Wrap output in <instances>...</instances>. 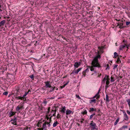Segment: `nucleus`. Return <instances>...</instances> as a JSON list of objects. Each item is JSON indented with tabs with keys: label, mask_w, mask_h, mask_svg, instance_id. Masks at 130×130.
<instances>
[{
	"label": "nucleus",
	"mask_w": 130,
	"mask_h": 130,
	"mask_svg": "<svg viewBox=\"0 0 130 130\" xmlns=\"http://www.w3.org/2000/svg\"><path fill=\"white\" fill-rule=\"evenodd\" d=\"M44 103L45 104H46V101H44Z\"/></svg>",
	"instance_id": "53"
},
{
	"label": "nucleus",
	"mask_w": 130,
	"mask_h": 130,
	"mask_svg": "<svg viewBox=\"0 0 130 130\" xmlns=\"http://www.w3.org/2000/svg\"><path fill=\"white\" fill-rule=\"evenodd\" d=\"M127 102L128 103V104L129 105V107H130V100L128 99L127 100Z\"/></svg>",
	"instance_id": "27"
},
{
	"label": "nucleus",
	"mask_w": 130,
	"mask_h": 130,
	"mask_svg": "<svg viewBox=\"0 0 130 130\" xmlns=\"http://www.w3.org/2000/svg\"><path fill=\"white\" fill-rule=\"evenodd\" d=\"M30 78L32 79L33 80L34 79V75H32L29 76Z\"/></svg>",
	"instance_id": "30"
},
{
	"label": "nucleus",
	"mask_w": 130,
	"mask_h": 130,
	"mask_svg": "<svg viewBox=\"0 0 130 130\" xmlns=\"http://www.w3.org/2000/svg\"><path fill=\"white\" fill-rule=\"evenodd\" d=\"M109 77L108 76H107L106 75H105L104 79L102 81V83H105V82L106 80H107L108 79Z\"/></svg>",
	"instance_id": "4"
},
{
	"label": "nucleus",
	"mask_w": 130,
	"mask_h": 130,
	"mask_svg": "<svg viewBox=\"0 0 130 130\" xmlns=\"http://www.w3.org/2000/svg\"><path fill=\"white\" fill-rule=\"evenodd\" d=\"M45 86L47 87L51 88L52 87V86L48 82H45Z\"/></svg>",
	"instance_id": "5"
},
{
	"label": "nucleus",
	"mask_w": 130,
	"mask_h": 130,
	"mask_svg": "<svg viewBox=\"0 0 130 130\" xmlns=\"http://www.w3.org/2000/svg\"><path fill=\"white\" fill-rule=\"evenodd\" d=\"M127 112L128 114L130 115V111H129L128 110H127Z\"/></svg>",
	"instance_id": "44"
},
{
	"label": "nucleus",
	"mask_w": 130,
	"mask_h": 130,
	"mask_svg": "<svg viewBox=\"0 0 130 130\" xmlns=\"http://www.w3.org/2000/svg\"><path fill=\"white\" fill-rule=\"evenodd\" d=\"M111 82H113L114 81V78L112 77H111Z\"/></svg>",
	"instance_id": "40"
},
{
	"label": "nucleus",
	"mask_w": 130,
	"mask_h": 130,
	"mask_svg": "<svg viewBox=\"0 0 130 130\" xmlns=\"http://www.w3.org/2000/svg\"><path fill=\"white\" fill-rule=\"evenodd\" d=\"M101 75V74H100V76Z\"/></svg>",
	"instance_id": "64"
},
{
	"label": "nucleus",
	"mask_w": 130,
	"mask_h": 130,
	"mask_svg": "<svg viewBox=\"0 0 130 130\" xmlns=\"http://www.w3.org/2000/svg\"><path fill=\"white\" fill-rule=\"evenodd\" d=\"M48 126H50V123H49V124H48Z\"/></svg>",
	"instance_id": "62"
},
{
	"label": "nucleus",
	"mask_w": 130,
	"mask_h": 130,
	"mask_svg": "<svg viewBox=\"0 0 130 130\" xmlns=\"http://www.w3.org/2000/svg\"><path fill=\"white\" fill-rule=\"evenodd\" d=\"M92 123V124H93V121H92L91 122V123Z\"/></svg>",
	"instance_id": "56"
},
{
	"label": "nucleus",
	"mask_w": 130,
	"mask_h": 130,
	"mask_svg": "<svg viewBox=\"0 0 130 130\" xmlns=\"http://www.w3.org/2000/svg\"><path fill=\"white\" fill-rule=\"evenodd\" d=\"M65 108L66 107L65 106L62 107V109L60 110V111L63 113H64L66 110Z\"/></svg>",
	"instance_id": "9"
},
{
	"label": "nucleus",
	"mask_w": 130,
	"mask_h": 130,
	"mask_svg": "<svg viewBox=\"0 0 130 130\" xmlns=\"http://www.w3.org/2000/svg\"><path fill=\"white\" fill-rule=\"evenodd\" d=\"M108 87H109V86H108V85H106L105 87H106V89H107V88Z\"/></svg>",
	"instance_id": "50"
},
{
	"label": "nucleus",
	"mask_w": 130,
	"mask_h": 130,
	"mask_svg": "<svg viewBox=\"0 0 130 130\" xmlns=\"http://www.w3.org/2000/svg\"><path fill=\"white\" fill-rule=\"evenodd\" d=\"M54 111H55V113H56V109L55 110H54Z\"/></svg>",
	"instance_id": "54"
},
{
	"label": "nucleus",
	"mask_w": 130,
	"mask_h": 130,
	"mask_svg": "<svg viewBox=\"0 0 130 130\" xmlns=\"http://www.w3.org/2000/svg\"><path fill=\"white\" fill-rule=\"evenodd\" d=\"M101 56L98 55L94 58L91 63V64L93 65L94 67H97L98 68L101 67V66L98 62V59L100 58Z\"/></svg>",
	"instance_id": "1"
},
{
	"label": "nucleus",
	"mask_w": 130,
	"mask_h": 130,
	"mask_svg": "<svg viewBox=\"0 0 130 130\" xmlns=\"http://www.w3.org/2000/svg\"><path fill=\"white\" fill-rule=\"evenodd\" d=\"M28 128V127H27V126H26L25 127V129H26V130H27Z\"/></svg>",
	"instance_id": "46"
},
{
	"label": "nucleus",
	"mask_w": 130,
	"mask_h": 130,
	"mask_svg": "<svg viewBox=\"0 0 130 130\" xmlns=\"http://www.w3.org/2000/svg\"><path fill=\"white\" fill-rule=\"evenodd\" d=\"M88 68H87L84 71L85 72H86L87 71H88Z\"/></svg>",
	"instance_id": "49"
},
{
	"label": "nucleus",
	"mask_w": 130,
	"mask_h": 130,
	"mask_svg": "<svg viewBox=\"0 0 130 130\" xmlns=\"http://www.w3.org/2000/svg\"><path fill=\"white\" fill-rule=\"evenodd\" d=\"M116 20L117 21H120V20H117V19H116Z\"/></svg>",
	"instance_id": "61"
},
{
	"label": "nucleus",
	"mask_w": 130,
	"mask_h": 130,
	"mask_svg": "<svg viewBox=\"0 0 130 130\" xmlns=\"http://www.w3.org/2000/svg\"><path fill=\"white\" fill-rule=\"evenodd\" d=\"M116 62L117 63H119L120 62H121V61H120V59L118 57Z\"/></svg>",
	"instance_id": "23"
},
{
	"label": "nucleus",
	"mask_w": 130,
	"mask_h": 130,
	"mask_svg": "<svg viewBox=\"0 0 130 130\" xmlns=\"http://www.w3.org/2000/svg\"><path fill=\"white\" fill-rule=\"evenodd\" d=\"M45 123H46V124H48L49 123H50L49 122H45Z\"/></svg>",
	"instance_id": "51"
},
{
	"label": "nucleus",
	"mask_w": 130,
	"mask_h": 130,
	"mask_svg": "<svg viewBox=\"0 0 130 130\" xmlns=\"http://www.w3.org/2000/svg\"><path fill=\"white\" fill-rule=\"evenodd\" d=\"M30 91V90H29L28 92H26L25 93V94L23 96V99H24L25 98V97L26 95L28 93V92Z\"/></svg>",
	"instance_id": "13"
},
{
	"label": "nucleus",
	"mask_w": 130,
	"mask_h": 130,
	"mask_svg": "<svg viewBox=\"0 0 130 130\" xmlns=\"http://www.w3.org/2000/svg\"><path fill=\"white\" fill-rule=\"evenodd\" d=\"M46 119L47 120H48L49 118L48 117L46 116Z\"/></svg>",
	"instance_id": "52"
},
{
	"label": "nucleus",
	"mask_w": 130,
	"mask_h": 130,
	"mask_svg": "<svg viewBox=\"0 0 130 130\" xmlns=\"http://www.w3.org/2000/svg\"><path fill=\"white\" fill-rule=\"evenodd\" d=\"M46 123H44L43 124V128H45L46 127Z\"/></svg>",
	"instance_id": "26"
},
{
	"label": "nucleus",
	"mask_w": 130,
	"mask_h": 130,
	"mask_svg": "<svg viewBox=\"0 0 130 130\" xmlns=\"http://www.w3.org/2000/svg\"><path fill=\"white\" fill-rule=\"evenodd\" d=\"M42 123L41 122H38V124H37V126L38 127H39V125Z\"/></svg>",
	"instance_id": "37"
},
{
	"label": "nucleus",
	"mask_w": 130,
	"mask_h": 130,
	"mask_svg": "<svg viewBox=\"0 0 130 130\" xmlns=\"http://www.w3.org/2000/svg\"><path fill=\"white\" fill-rule=\"evenodd\" d=\"M57 121H56L55 122H54L53 124V127H55L56 126L57 124H58Z\"/></svg>",
	"instance_id": "17"
},
{
	"label": "nucleus",
	"mask_w": 130,
	"mask_h": 130,
	"mask_svg": "<svg viewBox=\"0 0 130 130\" xmlns=\"http://www.w3.org/2000/svg\"><path fill=\"white\" fill-rule=\"evenodd\" d=\"M54 89V88H53V87L51 88V90H50L49 92H51L53 91Z\"/></svg>",
	"instance_id": "39"
},
{
	"label": "nucleus",
	"mask_w": 130,
	"mask_h": 130,
	"mask_svg": "<svg viewBox=\"0 0 130 130\" xmlns=\"http://www.w3.org/2000/svg\"><path fill=\"white\" fill-rule=\"evenodd\" d=\"M96 102V100L95 99H94L93 100H90V103H91L92 102H94L95 103Z\"/></svg>",
	"instance_id": "24"
},
{
	"label": "nucleus",
	"mask_w": 130,
	"mask_h": 130,
	"mask_svg": "<svg viewBox=\"0 0 130 130\" xmlns=\"http://www.w3.org/2000/svg\"><path fill=\"white\" fill-rule=\"evenodd\" d=\"M95 115L94 114H92L90 116V119H91V118H92L93 116Z\"/></svg>",
	"instance_id": "35"
},
{
	"label": "nucleus",
	"mask_w": 130,
	"mask_h": 130,
	"mask_svg": "<svg viewBox=\"0 0 130 130\" xmlns=\"http://www.w3.org/2000/svg\"><path fill=\"white\" fill-rule=\"evenodd\" d=\"M94 110V109L93 108H90V110H89L90 112Z\"/></svg>",
	"instance_id": "29"
},
{
	"label": "nucleus",
	"mask_w": 130,
	"mask_h": 130,
	"mask_svg": "<svg viewBox=\"0 0 130 130\" xmlns=\"http://www.w3.org/2000/svg\"><path fill=\"white\" fill-rule=\"evenodd\" d=\"M82 68H80L77 70H74L71 73V74H77L80 71V70L82 69Z\"/></svg>",
	"instance_id": "2"
},
{
	"label": "nucleus",
	"mask_w": 130,
	"mask_h": 130,
	"mask_svg": "<svg viewBox=\"0 0 130 130\" xmlns=\"http://www.w3.org/2000/svg\"><path fill=\"white\" fill-rule=\"evenodd\" d=\"M84 120V119H82V120L80 122L81 123H82L83 122V121Z\"/></svg>",
	"instance_id": "48"
},
{
	"label": "nucleus",
	"mask_w": 130,
	"mask_h": 130,
	"mask_svg": "<svg viewBox=\"0 0 130 130\" xmlns=\"http://www.w3.org/2000/svg\"><path fill=\"white\" fill-rule=\"evenodd\" d=\"M106 101L109 102V97L108 95L106 94Z\"/></svg>",
	"instance_id": "20"
},
{
	"label": "nucleus",
	"mask_w": 130,
	"mask_h": 130,
	"mask_svg": "<svg viewBox=\"0 0 130 130\" xmlns=\"http://www.w3.org/2000/svg\"><path fill=\"white\" fill-rule=\"evenodd\" d=\"M118 66V65H115V66H114V67L113 69H115L116 67H117Z\"/></svg>",
	"instance_id": "42"
},
{
	"label": "nucleus",
	"mask_w": 130,
	"mask_h": 130,
	"mask_svg": "<svg viewBox=\"0 0 130 130\" xmlns=\"http://www.w3.org/2000/svg\"><path fill=\"white\" fill-rule=\"evenodd\" d=\"M87 113V111L86 110H85L84 112L82 113L83 115L86 114Z\"/></svg>",
	"instance_id": "36"
},
{
	"label": "nucleus",
	"mask_w": 130,
	"mask_h": 130,
	"mask_svg": "<svg viewBox=\"0 0 130 130\" xmlns=\"http://www.w3.org/2000/svg\"><path fill=\"white\" fill-rule=\"evenodd\" d=\"M67 83L64 85L63 86H60V88L61 89H62L65 86L67 85Z\"/></svg>",
	"instance_id": "28"
},
{
	"label": "nucleus",
	"mask_w": 130,
	"mask_h": 130,
	"mask_svg": "<svg viewBox=\"0 0 130 130\" xmlns=\"http://www.w3.org/2000/svg\"><path fill=\"white\" fill-rule=\"evenodd\" d=\"M57 119H59L60 118V115L59 114H57Z\"/></svg>",
	"instance_id": "32"
},
{
	"label": "nucleus",
	"mask_w": 130,
	"mask_h": 130,
	"mask_svg": "<svg viewBox=\"0 0 130 130\" xmlns=\"http://www.w3.org/2000/svg\"><path fill=\"white\" fill-rule=\"evenodd\" d=\"M92 66L91 67H90L89 66V68H90V70L91 71H93L94 70V68L93 67H94L93 66V65H92Z\"/></svg>",
	"instance_id": "16"
},
{
	"label": "nucleus",
	"mask_w": 130,
	"mask_h": 130,
	"mask_svg": "<svg viewBox=\"0 0 130 130\" xmlns=\"http://www.w3.org/2000/svg\"><path fill=\"white\" fill-rule=\"evenodd\" d=\"M124 116L125 117V119L126 120H127L128 119V118L127 115L126 114V113H125L124 114Z\"/></svg>",
	"instance_id": "12"
},
{
	"label": "nucleus",
	"mask_w": 130,
	"mask_h": 130,
	"mask_svg": "<svg viewBox=\"0 0 130 130\" xmlns=\"http://www.w3.org/2000/svg\"><path fill=\"white\" fill-rule=\"evenodd\" d=\"M49 120H50L49 122L50 123L51 122V120L50 119Z\"/></svg>",
	"instance_id": "60"
},
{
	"label": "nucleus",
	"mask_w": 130,
	"mask_h": 130,
	"mask_svg": "<svg viewBox=\"0 0 130 130\" xmlns=\"http://www.w3.org/2000/svg\"><path fill=\"white\" fill-rule=\"evenodd\" d=\"M110 79L109 78H108V79L106 81V85H108L109 84V80Z\"/></svg>",
	"instance_id": "22"
},
{
	"label": "nucleus",
	"mask_w": 130,
	"mask_h": 130,
	"mask_svg": "<svg viewBox=\"0 0 130 130\" xmlns=\"http://www.w3.org/2000/svg\"><path fill=\"white\" fill-rule=\"evenodd\" d=\"M100 91V90H99L97 94L95 96H94V97H93V98H96V99H97L99 98L100 95L99 94V93Z\"/></svg>",
	"instance_id": "6"
},
{
	"label": "nucleus",
	"mask_w": 130,
	"mask_h": 130,
	"mask_svg": "<svg viewBox=\"0 0 130 130\" xmlns=\"http://www.w3.org/2000/svg\"><path fill=\"white\" fill-rule=\"evenodd\" d=\"M104 48V47H103V46H101V47H99V46L98 47V48L100 49V51H101V50L102 49H103V48Z\"/></svg>",
	"instance_id": "31"
},
{
	"label": "nucleus",
	"mask_w": 130,
	"mask_h": 130,
	"mask_svg": "<svg viewBox=\"0 0 130 130\" xmlns=\"http://www.w3.org/2000/svg\"><path fill=\"white\" fill-rule=\"evenodd\" d=\"M43 128H39L38 129L39 130H43Z\"/></svg>",
	"instance_id": "47"
},
{
	"label": "nucleus",
	"mask_w": 130,
	"mask_h": 130,
	"mask_svg": "<svg viewBox=\"0 0 130 130\" xmlns=\"http://www.w3.org/2000/svg\"><path fill=\"white\" fill-rule=\"evenodd\" d=\"M127 126H124L122 127V128H127Z\"/></svg>",
	"instance_id": "41"
},
{
	"label": "nucleus",
	"mask_w": 130,
	"mask_h": 130,
	"mask_svg": "<svg viewBox=\"0 0 130 130\" xmlns=\"http://www.w3.org/2000/svg\"><path fill=\"white\" fill-rule=\"evenodd\" d=\"M107 68L108 67H109V64H107Z\"/></svg>",
	"instance_id": "57"
},
{
	"label": "nucleus",
	"mask_w": 130,
	"mask_h": 130,
	"mask_svg": "<svg viewBox=\"0 0 130 130\" xmlns=\"http://www.w3.org/2000/svg\"><path fill=\"white\" fill-rule=\"evenodd\" d=\"M8 93L7 92H4L3 94L5 95H7L8 94Z\"/></svg>",
	"instance_id": "38"
},
{
	"label": "nucleus",
	"mask_w": 130,
	"mask_h": 130,
	"mask_svg": "<svg viewBox=\"0 0 130 130\" xmlns=\"http://www.w3.org/2000/svg\"><path fill=\"white\" fill-rule=\"evenodd\" d=\"M52 116L51 117H50V120H51V118H52Z\"/></svg>",
	"instance_id": "58"
},
{
	"label": "nucleus",
	"mask_w": 130,
	"mask_h": 130,
	"mask_svg": "<svg viewBox=\"0 0 130 130\" xmlns=\"http://www.w3.org/2000/svg\"><path fill=\"white\" fill-rule=\"evenodd\" d=\"M55 88V87H53V88H54V89Z\"/></svg>",
	"instance_id": "63"
},
{
	"label": "nucleus",
	"mask_w": 130,
	"mask_h": 130,
	"mask_svg": "<svg viewBox=\"0 0 130 130\" xmlns=\"http://www.w3.org/2000/svg\"><path fill=\"white\" fill-rule=\"evenodd\" d=\"M90 125L92 127V129H95L96 128L95 126H96V125L95 123H94L93 124L90 123Z\"/></svg>",
	"instance_id": "3"
},
{
	"label": "nucleus",
	"mask_w": 130,
	"mask_h": 130,
	"mask_svg": "<svg viewBox=\"0 0 130 130\" xmlns=\"http://www.w3.org/2000/svg\"><path fill=\"white\" fill-rule=\"evenodd\" d=\"M72 112V111L69 110L68 109L66 111V114L67 115L71 113Z\"/></svg>",
	"instance_id": "10"
},
{
	"label": "nucleus",
	"mask_w": 130,
	"mask_h": 130,
	"mask_svg": "<svg viewBox=\"0 0 130 130\" xmlns=\"http://www.w3.org/2000/svg\"><path fill=\"white\" fill-rule=\"evenodd\" d=\"M125 45H121L119 47V49L120 50H122L123 48L125 47Z\"/></svg>",
	"instance_id": "11"
},
{
	"label": "nucleus",
	"mask_w": 130,
	"mask_h": 130,
	"mask_svg": "<svg viewBox=\"0 0 130 130\" xmlns=\"http://www.w3.org/2000/svg\"><path fill=\"white\" fill-rule=\"evenodd\" d=\"M76 97L77 98H78V99H81V98L79 96V95H77L76 94Z\"/></svg>",
	"instance_id": "34"
},
{
	"label": "nucleus",
	"mask_w": 130,
	"mask_h": 130,
	"mask_svg": "<svg viewBox=\"0 0 130 130\" xmlns=\"http://www.w3.org/2000/svg\"><path fill=\"white\" fill-rule=\"evenodd\" d=\"M74 67L76 68H77L80 65V63H78V62H76L74 64Z\"/></svg>",
	"instance_id": "7"
},
{
	"label": "nucleus",
	"mask_w": 130,
	"mask_h": 130,
	"mask_svg": "<svg viewBox=\"0 0 130 130\" xmlns=\"http://www.w3.org/2000/svg\"><path fill=\"white\" fill-rule=\"evenodd\" d=\"M22 108V106H21V107H20L19 106H18L16 110L17 111L19 110L20 109Z\"/></svg>",
	"instance_id": "15"
},
{
	"label": "nucleus",
	"mask_w": 130,
	"mask_h": 130,
	"mask_svg": "<svg viewBox=\"0 0 130 130\" xmlns=\"http://www.w3.org/2000/svg\"><path fill=\"white\" fill-rule=\"evenodd\" d=\"M114 54V58H116L118 56V55L117 54V53L116 52H115Z\"/></svg>",
	"instance_id": "19"
},
{
	"label": "nucleus",
	"mask_w": 130,
	"mask_h": 130,
	"mask_svg": "<svg viewBox=\"0 0 130 130\" xmlns=\"http://www.w3.org/2000/svg\"><path fill=\"white\" fill-rule=\"evenodd\" d=\"M119 118H118L117 120H116V122H115V123H114V125H116L118 123V122H119Z\"/></svg>",
	"instance_id": "21"
},
{
	"label": "nucleus",
	"mask_w": 130,
	"mask_h": 130,
	"mask_svg": "<svg viewBox=\"0 0 130 130\" xmlns=\"http://www.w3.org/2000/svg\"><path fill=\"white\" fill-rule=\"evenodd\" d=\"M55 113H54V114L53 115V116H55Z\"/></svg>",
	"instance_id": "55"
},
{
	"label": "nucleus",
	"mask_w": 130,
	"mask_h": 130,
	"mask_svg": "<svg viewBox=\"0 0 130 130\" xmlns=\"http://www.w3.org/2000/svg\"><path fill=\"white\" fill-rule=\"evenodd\" d=\"M41 110H42V108H43V107L42 106H41Z\"/></svg>",
	"instance_id": "59"
},
{
	"label": "nucleus",
	"mask_w": 130,
	"mask_h": 130,
	"mask_svg": "<svg viewBox=\"0 0 130 130\" xmlns=\"http://www.w3.org/2000/svg\"><path fill=\"white\" fill-rule=\"evenodd\" d=\"M16 120H17V119L15 118L13 120H12L11 121L12 123L13 124H14L15 125H17V124L16 123Z\"/></svg>",
	"instance_id": "8"
},
{
	"label": "nucleus",
	"mask_w": 130,
	"mask_h": 130,
	"mask_svg": "<svg viewBox=\"0 0 130 130\" xmlns=\"http://www.w3.org/2000/svg\"><path fill=\"white\" fill-rule=\"evenodd\" d=\"M50 107H48V112H49L50 111Z\"/></svg>",
	"instance_id": "45"
},
{
	"label": "nucleus",
	"mask_w": 130,
	"mask_h": 130,
	"mask_svg": "<svg viewBox=\"0 0 130 130\" xmlns=\"http://www.w3.org/2000/svg\"><path fill=\"white\" fill-rule=\"evenodd\" d=\"M86 72L84 71L83 72V75H84V76L85 77L86 76Z\"/></svg>",
	"instance_id": "33"
},
{
	"label": "nucleus",
	"mask_w": 130,
	"mask_h": 130,
	"mask_svg": "<svg viewBox=\"0 0 130 130\" xmlns=\"http://www.w3.org/2000/svg\"><path fill=\"white\" fill-rule=\"evenodd\" d=\"M123 23H118V24L117 25V26H119V28H121L122 27H121V26L123 25Z\"/></svg>",
	"instance_id": "14"
},
{
	"label": "nucleus",
	"mask_w": 130,
	"mask_h": 130,
	"mask_svg": "<svg viewBox=\"0 0 130 130\" xmlns=\"http://www.w3.org/2000/svg\"><path fill=\"white\" fill-rule=\"evenodd\" d=\"M129 24H130L129 22H126V25H128Z\"/></svg>",
	"instance_id": "43"
},
{
	"label": "nucleus",
	"mask_w": 130,
	"mask_h": 130,
	"mask_svg": "<svg viewBox=\"0 0 130 130\" xmlns=\"http://www.w3.org/2000/svg\"><path fill=\"white\" fill-rule=\"evenodd\" d=\"M15 98H16L17 99H19L22 100L23 99V97H21V96L16 97Z\"/></svg>",
	"instance_id": "18"
},
{
	"label": "nucleus",
	"mask_w": 130,
	"mask_h": 130,
	"mask_svg": "<svg viewBox=\"0 0 130 130\" xmlns=\"http://www.w3.org/2000/svg\"><path fill=\"white\" fill-rule=\"evenodd\" d=\"M15 113L13 112H12L11 113H10V116H12L14 115Z\"/></svg>",
	"instance_id": "25"
}]
</instances>
